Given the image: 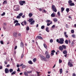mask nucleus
I'll list each match as a JSON object with an SVG mask.
<instances>
[{"instance_id": "1", "label": "nucleus", "mask_w": 76, "mask_h": 76, "mask_svg": "<svg viewBox=\"0 0 76 76\" xmlns=\"http://www.w3.org/2000/svg\"><path fill=\"white\" fill-rule=\"evenodd\" d=\"M64 38H61L59 39V40L58 39H56V42H58L59 44H64Z\"/></svg>"}, {"instance_id": "2", "label": "nucleus", "mask_w": 76, "mask_h": 76, "mask_svg": "<svg viewBox=\"0 0 76 76\" xmlns=\"http://www.w3.org/2000/svg\"><path fill=\"white\" fill-rule=\"evenodd\" d=\"M39 56L41 57V58H41V60H43V61H47V58L44 56L42 55H40Z\"/></svg>"}, {"instance_id": "3", "label": "nucleus", "mask_w": 76, "mask_h": 76, "mask_svg": "<svg viewBox=\"0 0 76 76\" xmlns=\"http://www.w3.org/2000/svg\"><path fill=\"white\" fill-rule=\"evenodd\" d=\"M14 10L15 11L19 10V6L18 5H15L14 6Z\"/></svg>"}, {"instance_id": "4", "label": "nucleus", "mask_w": 76, "mask_h": 76, "mask_svg": "<svg viewBox=\"0 0 76 76\" xmlns=\"http://www.w3.org/2000/svg\"><path fill=\"white\" fill-rule=\"evenodd\" d=\"M52 9L53 11L55 12H57V8L54 5H52Z\"/></svg>"}, {"instance_id": "5", "label": "nucleus", "mask_w": 76, "mask_h": 76, "mask_svg": "<svg viewBox=\"0 0 76 76\" xmlns=\"http://www.w3.org/2000/svg\"><path fill=\"white\" fill-rule=\"evenodd\" d=\"M68 66H69V67H72L73 66V64L72 63V62L70 63V61H69L68 63Z\"/></svg>"}, {"instance_id": "6", "label": "nucleus", "mask_w": 76, "mask_h": 76, "mask_svg": "<svg viewBox=\"0 0 76 76\" xmlns=\"http://www.w3.org/2000/svg\"><path fill=\"white\" fill-rule=\"evenodd\" d=\"M25 3V1H20L19 3L21 6H23V4Z\"/></svg>"}, {"instance_id": "7", "label": "nucleus", "mask_w": 76, "mask_h": 76, "mask_svg": "<svg viewBox=\"0 0 76 76\" xmlns=\"http://www.w3.org/2000/svg\"><path fill=\"white\" fill-rule=\"evenodd\" d=\"M23 23L25 25H26V24H27V23L26 22V20H24V21H23L21 22V24L22 25V26H24V24H23Z\"/></svg>"}, {"instance_id": "8", "label": "nucleus", "mask_w": 76, "mask_h": 76, "mask_svg": "<svg viewBox=\"0 0 76 76\" xmlns=\"http://www.w3.org/2000/svg\"><path fill=\"white\" fill-rule=\"evenodd\" d=\"M51 52L50 56H54V53L56 52V51H55V50H53L51 51Z\"/></svg>"}, {"instance_id": "9", "label": "nucleus", "mask_w": 76, "mask_h": 76, "mask_svg": "<svg viewBox=\"0 0 76 76\" xmlns=\"http://www.w3.org/2000/svg\"><path fill=\"white\" fill-rule=\"evenodd\" d=\"M5 73H9V69L6 68L5 69Z\"/></svg>"}, {"instance_id": "10", "label": "nucleus", "mask_w": 76, "mask_h": 76, "mask_svg": "<svg viewBox=\"0 0 76 76\" xmlns=\"http://www.w3.org/2000/svg\"><path fill=\"white\" fill-rule=\"evenodd\" d=\"M20 46L22 48H24V45H23V43L22 42H21L20 43Z\"/></svg>"}, {"instance_id": "11", "label": "nucleus", "mask_w": 76, "mask_h": 76, "mask_svg": "<svg viewBox=\"0 0 76 76\" xmlns=\"http://www.w3.org/2000/svg\"><path fill=\"white\" fill-rule=\"evenodd\" d=\"M18 34V33L17 32H14L13 34V35L14 37H18L17 36V35Z\"/></svg>"}, {"instance_id": "12", "label": "nucleus", "mask_w": 76, "mask_h": 76, "mask_svg": "<svg viewBox=\"0 0 76 76\" xmlns=\"http://www.w3.org/2000/svg\"><path fill=\"white\" fill-rule=\"evenodd\" d=\"M37 37L38 39H43V38L41 37V36H37Z\"/></svg>"}, {"instance_id": "13", "label": "nucleus", "mask_w": 76, "mask_h": 76, "mask_svg": "<svg viewBox=\"0 0 76 76\" xmlns=\"http://www.w3.org/2000/svg\"><path fill=\"white\" fill-rule=\"evenodd\" d=\"M46 58H48V59H49V58H50V55L49 54H47L46 56Z\"/></svg>"}, {"instance_id": "14", "label": "nucleus", "mask_w": 76, "mask_h": 76, "mask_svg": "<svg viewBox=\"0 0 76 76\" xmlns=\"http://www.w3.org/2000/svg\"><path fill=\"white\" fill-rule=\"evenodd\" d=\"M64 35L65 37H66V38H68V35H67V33L66 32H64Z\"/></svg>"}, {"instance_id": "15", "label": "nucleus", "mask_w": 76, "mask_h": 76, "mask_svg": "<svg viewBox=\"0 0 76 76\" xmlns=\"http://www.w3.org/2000/svg\"><path fill=\"white\" fill-rule=\"evenodd\" d=\"M53 21H54V22L56 23V22H57V21H58V20L57 19V18H54L53 19Z\"/></svg>"}, {"instance_id": "16", "label": "nucleus", "mask_w": 76, "mask_h": 76, "mask_svg": "<svg viewBox=\"0 0 76 76\" xmlns=\"http://www.w3.org/2000/svg\"><path fill=\"white\" fill-rule=\"evenodd\" d=\"M63 53L64 54H67V50H65L63 52Z\"/></svg>"}, {"instance_id": "17", "label": "nucleus", "mask_w": 76, "mask_h": 76, "mask_svg": "<svg viewBox=\"0 0 76 76\" xmlns=\"http://www.w3.org/2000/svg\"><path fill=\"white\" fill-rule=\"evenodd\" d=\"M7 1H4V0L3 4H7Z\"/></svg>"}, {"instance_id": "18", "label": "nucleus", "mask_w": 76, "mask_h": 76, "mask_svg": "<svg viewBox=\"0 0 76 76\" xmlns=\"http://www.w3.org/2000/svg\"><path fill=\"white\" fill-rule=\"evenodd\" d=\"M34 23H35V20H33V21H31V22H30V24L31 25H34Z\"/></svg>"}, {"instance_id": "19", "label": "nucleus", "mask_w": 76, "mask_h": 76, "mask_svg": "<svg viewBox=\"0 0 76 76\" xmlns=\"http://www.w3.org/2000/svg\"><path fill=\"white\" fill-rule=\"evenodd\" d=\"M59 48L60 50L61 51H63V48L61 46H60Z\"/></svg>"}, {"instance_id": "20", "label": "nucleus", "mask_w": 76, "mask_h": 76, "mask_svg": "<svg viewBox=\"0 0 76 76\" xmlns=\"http://www.w3.org/2000/svg\"><path fill=\"white\" fill-rule=\"evenodd\" d=\"M60 74H61L63 73V69H59Z\"/></svg>"}, {"instance_id": "21", "label": "nucleus", "mask_w": 76, "mask_h": 76, "mask_svg": "<svg viewBox=\"0 0 76 76\" xmlns=\"http://www.w3.org/2000/svg\"><path fill=\"white\" fill-rule=\"evenodd\" d=\"M64 7H61V13H63V11H64Z\"/></svg>"}, {"instance_id": "22", "label": "nucleus", "mask_w": 76, "mask_h": 76, "mask_svg": "<svg viewBox=\"0 0 76 76\" xmlns=\"http://www.w3.org/2000/svg\"><path fill=\"white\" fill-rule=\"evenodd\" d=\"M75 4L74 3H72L71 4H69V6H75Z\"/></svg>"}, {"instance_id": "23", "label": "nucleus", "mask_w": 76, "mask_h": 76, "mask_svg": "<svg viewBox=\"0 0 76 76\" xmlns=\"http://www.w3.org/2000/svg\"><path fill=\"white\" fill-rule=\"evenodd\" d=\"M32 15H33V14H32V13H29V14L28 16H29V18H31V17H32Z\"/></svg>"}, {"instance_id": "24", "label": "nucleus", "mask_w": 76, "mask_h": 76, "mask_svg": "<svg viewBox=\"0 0 76 76\" xmlns=\"http://www.w3.org/2000/svg\"><path fill=\"white\" fill-rule=\"evenodd\" d=\"M33 18H30L29 19L28 21L29 22H32L33 21Z\"/></svg>"}, {"instance_id": "25", "label": "nucleus", "mask_w": 76, "mask_h": 76, "mask_svg": "<svg viewBox=\"0 0 76 76\" xmlns=\"http://www.w3.org/2000/svg\"><path fill=\"white\" fill-rule=\"evenodd\" d=\"M28 63L29 64H33V63L32 62V61L31 60L28 61Z\"/></svg>"}, {"instance_id": "26", "label": "nucleus", "mask_w": 76, "mask_h": 76, "mask_svg": "<svg viewBox=\"0 0 76 76\" xmlns=\"http://www.w3.org/2000/svg\"><path fill=\"white\" fill-rule=\"evenodd\" d=\"M46 31L48 32H50V31H49V30H48V27H47L46 28Z\"/></svg>"}, {"instance_id": "27", "label": "nucleus", "mask_w": 76, "mask_h": 76, "mask_svg": "<svg viewBox=\"0 0 76 76\" xmlns=\"http://www.w3.org/2000/svg\"><path fill=\"white\" fill-rule=\"evenodd\" d=\"M69 10H70V9L69 8H66V11L67 13H69Z\"/></svg>"}, {"instance_id": "28", "label": "nucleus", "mask_w": 76, "mask_h": 76, "mask_svg": "<svg viewBox=\"0 0 76 76\" xmlns=\"http://www.w3.org/2000/svg\"><path fill=\"white\" fill-rule=\"evenodd\" d=\"M33 61L34 63H35L36 61H37V58H34L33 59Z\"/></svg>"}, {"instance_id": "29", "label": "nucleus", "mask_w": 76, "mask_h": 76, "mask_svg": "<svg viewBox=\"0 0 76 76\" xmlns=\"http://www.w3.org/2000/svg\"><path fill=\"white\" fill-rule=\"evenodd\" d=\"M43 45L45 48H46V49H47V45H46V44H45L44 43L43 44Z\"/></svg>"}, {"instance_id": "30", "label": "nucleus", "mask_w": 76, "mask_h": 76, "mask_svg": "<svg viewBox=\"0 0 76 76\" xmlns=\"http://www.w3.org/2000/svg\"><path fill=\"white\" fill-rule=\"evenodd\" d=\"M19 22V21H18L17 20H15L14 21V24H15V23H18Z\"/></svg>"}, {"instance_id": "31", "label": "nucleus", "mask_w": 76, "mask_h": 76, "mask_svg": "<svg viewBox=\"0 0 76 76\" xmlns=\"http://www.w3.org/2000/svg\"><path fill=\"white\" fill-rule=\"evenodd\" d=\"M20 23H16L15 25V26H20Z\"/></svg>"}, {"instance_id": "32", "label": "nucleus", "mask_w": 76, "mask_h": 76, "mask_svg": "<svg viewBox=\"0 0 76 76\" xmlns=\"http://www.w3.org/2000/svg\"><path fill=\"white\" fill-rule=\"evenodd\" d=\"M68 3L69 4H71L72 3V1L71 0H69L68 1Z\"/></svg>"}, {"instance_id": "33", "label": "nucleus", "mask_w": 76, "mask_h": 76, "mask_svg": "<svg viewBox=\"0 0 76 76\" xmlns=\"http://www.w3.org/2000/svg\"><path fill=\"white\" fill-rule=\"evenodd\" d=\"M51 17H55V14L54 13H53L51 14Z\"/></svg>"}, {"instance_id": "34", "label": "nucleus", "mask_w": 76, "mask_h": 76, "mask_svg": "<svg viewBox=\"0 0 76 76\" xmlns=\"http://www.w3.org/2000/svg\"><path fill=\"white\" fill-rule=\"evenodd\" d=\"M62 47L64 48V49H66V45H62Z\"/></svg>"}, {"instance_id": "35", "label": "nucleus", "mask_w": 76, "mask_h": 76, "mask_svg": "<svg viewBox=\"0 0 76 76\" xmlns=\"http://www.w3.org/2000/svg\"><path fill=\"white\" fill-rule=\"evenodd\" d=\"M16 72L15 71H14V72H13L12 73H11V75H15V74H16Z\"/></svg>"}, {"instance_id": "36", "label": "nucleus", "mask_w": 76, "mask_h": 76, "mask_svg": "<svg viewBox=\"0 0 76 76\" xmlns=\"http://www.w3.org/2000/svg\"><path fill=\"white\" fill-rule=\"evenodd\" d=\"M13 69H9V72L10 73H12L13 72Z\"/></svg>"}, {"instance_id": "37", "label": "nucleus", "mask_w": 76, "mask_h": 76, "mask_svg": "<svg viewBox=\"0 0 76 76\" xmlns=\"http://www.w3.org/2000/svg\"><path fill=\"white\" fill-rule=\"evenodd\" d=\"M65 44H68V43H69V42H68V40H66L65 41Z\"/></svg>"}, {"instance_id": "38", "label": "nucleus", "mask_w": 76, "mask_h": 76, "mask_svg": "<svg viewBox=\"0 0 76 76\" xmlns=\"http://www.w3.org/2000/svg\"><path fill=\"white\" fill-rule=\"evenodd\" d=\"M24 74L25 75H26V76H28V73L26 72H24Z\"/></svg>"}, {"instance_id": "39", "label": "nucleus", "mask_w": 76, "mask_h": 76, "mask_svg": "<svg viewBox=\"0 0 76 76\" xmlns=\"http://www.w3.org/2000/svg\"><path fill=\"white\" fill-rule=\"evenodd\" d=\"M18 37H21V36H22V34H21L20 33H19L18 34Z\"/></svg>"}, {"instance_id": "40", "label": "nucleus", "mask_w": 76, "mask_h": 76, "mask_svg": "<svg viewBox=\"0 0 76 76\" xmlns=\"http://www.w3.org/2000/svg\"><path fill=\"white\" fill-rule=\"evenodd\" d=\"M74 44H75V42H74V41H73L71 43V45H72V46H73V45H74Z\"/></svg>"}, {"instance_id": "41", "label": "nucleus", "mask_w": 76, "mask_h": 76, "mask_svg": "<svg viewBox=\"0 0 76 76\" xmlns=\"http://www.w3.org/2000/svg\"><path fill=\"white\" fill-rule=\"evenodd\" d=\"M72 37L74 38H75V37H76V36H75V34H72Z\"/></svg>"}, {"instance_id": "42", "label": "nucleus", "mask_w": 76, "mask_h": 76, "mask_svg": "<svg viewBox=\"0 0 76 76\" xmlns=\"http://www.w3.org/2000/svg\"><path fill=\"white\" fill-rule=\"evenodd\" d=\"M45 28V26H42L41 27V29H44Z\"/></svg>"}, {"instance_id": "43", "label": "nucleus", "mask_w": 76, "mask_h": 76, "mask_svg": "<svg viewBox=\"0 0 76 76\" xmlns=\"http://www.w3.org/2000/svg\"><path fill=\"white\" fill-rule=\"evenodd\" d=\"M23 15V13H21L19 14V15L20 16H20H22Z\"/></svg>"}, {"instance_id": "44", "label": "nucleus", "mask_w": 76, "mask_h": 76, "mask_svg": "<svg viewBox=\"0 0 76 76\" xmlns=\"http://www.w3.org/2000/svg\"><path fill=\"white\" fill-rule=\"evenodd\" d=\"M16 53V51L15 50L14 52L12 54L13 55H15Z\"/></svg>"}, {"instance_id": "45", "label": "nucleus", "mask_w": 76, "mask_h": 76, "mask_svg": "<svg viewBox=\"0 0 76 76\" xmlns=\"http://www.w3.org/2000/svg\"><path fill=\"white\" fill-rule=\"evenodd\" d=\"M26 29L27 31H29V26H28L27 27Z\"/></svg>"}, {"instance_id": "46", "label": "nucleus", "mask_w": 76, "mask_h": 76, "mask_svg": "<svg viewBox=\"0 0 76 76\" xmlns=\"http://www.w3.org/2000/svg\"><path fill=\"white\" fill-rule=\"evenodd\" d=\"M5 13L4 12L3 14H1V16H4L5 15Z\"/></svg>"}, {"instance_id": "47", "label": "nucleus", "mask_w": 76, "mask_h": 76, "mask_svg": "<svg viewBox=\"0 0 76 76\" xmlns=\"http://www.w3.org/2000/svg\"><path fill=\"white\" fill-rule=\"evenodd\" d=\"M50 42L51 43H52V42H53V39H51L50 40Z\"/></svg>"}, {"instance_id": "48", "label": "nucleus", "mask_w": 76, "mask_h": 76, "mask_svg": "<svg viewBox=\"0 0 76 76\" xmlns=\"http://www.w3.org/2000/svg\"><path fill=\"white\" fill-rule=\"evenodd\" d=\"M71 34H73L74 32H75V31H74V30H71Z\"/></svg>"}, {"instance_id": "49", "label": "nucleus", "mask_w": 76, "mask_h": 76, "mask_svg": "<svg viewBox=\"0 0 76 76\" xmlns=\"http://www.w3.org/2000/svg\"><path fill=\"white\" fill-rule=\"evenodd\" d=\"M16 18L17 19H20V17L19 15H18L17 16Z\"/></svg>"}, {"instance_id": "50", "label": "nucleus", "mask_w": 76, "mask_h": 76, "mask_svg": "<svg viewBox=\"0 0 76 76\" xmlns=\"http://www.w3.org/2000/svg\"><path fill=\"white\" fill-rule=\"evenodd\" d=\"M58 16H60V12H58Z\"/></svg>"}, {"instance_id": "51", "label": "nucleus", "mask_w": 76, "mask_h": 76, "mask_svg": "<svg viewBox=\"0 0 76 76\" xmlns=\"http://www.w3.org/2000/svg\"><path fill=\"white\" fill-rule=\"evenodd\" d=\"M62 63V60L61 59H59V63Z\"/></svg>"}, {"instance_id": "52", "label": "nucleus", "mask_w": 76, "mask_h": 76, "mask_svg": "<svg viewBox=\"0 0 76 76\" xmlns=\"http://www.w3.org/2000/svg\"><path fill=\"white\" fill-rule=\"evenodd\" d=\"M46 22L48 23H50V20H47V21H46Z\"/></svg>"}, {"instance_id": "53", "label": "nucleus", "mask_w": 76, "mask_h": 76, "mask_svg": "<svg viewBox=\"0 0 76 76\" xmlns=\"http://www.w3.org/2000/svg\"><path fill=\"white\" fill-rule=\"evenodd\" d=\"M32 72V71H27V73H31Z\"/></svg>"}, {"instance_id": "54", "label": "nucleus", "mask_w": 76, "mask_h": 76, "mask_svg": "<svg viewBox=\"0 0 76 76\" xmlns=\"http://www.w3.org/2000/svg\"><path fill=\"white\" fill-rule=\"evenodd\" d=\"M0 43H1V44H4L3 42L2 41H0Z\"/></svg>"}, {"instance_id": "55", "label": "nucleus", "mask_w": 76, "mask_h": 76, "mask_svg": "<svg viewBox=\"0 0 76 76\" xmlns=\"http://www.w3.org/2000/svg\"><path fill=\"white\" fill-rule=\"evenodd\" d=\"M48 51H46L45 53V54L46 55H47V54H48Z\"/></svg>"}, {"instance_id": "56", "label": "nucleus", "mask_w": 76, "mask_h": 76, "mask_svg": "<svg viewBox=\"0 0 76 76\" xmlns=\"http://www.w3.org/2000/svg\"><path fill=\"white\" fill-rule=\"evenodd\" d=\"M38 10L40 12L42 11V9H41V8H39Z\"/></svg>"}, {"instance_id": "57", "label": "nucleus", "mask_w": 76, "mask_h": 76, "mask_svg": "<svg viewBox=\"0 0 76 76\" xmlns=\"http://www.w3.org/2000/svg\"><path fill=\"white\" fill-rule=\"evenodd\" d=\"M26 67V66L25 65H23L22 66V68H25Z\"/></svg>"}, {"instance_id": "58", "label": "nucleus", "mask_w": 76, "mask_h": 76, "mask_svg": "<svg viewBox=\"0 0 76 76\" xmlns=\"http://www.w3.org/2000/svg\"><path fill=\"white\" fill-rule=\"evenodd\" d=\"M42 13H46V10H44Z\"/></svg>"}, {"instance_id": "59", "label": "nucleus", "mask_w": 76, "mask_h": 76, "mask_svg": "<svg viewBox=\"0 0 76 76\" xmlns=\"http://www.w3.org/2000/svg\"><path fill=\"white\" fill-rule=\"evenodd\" d=\"M17 72H20V69H19V68H18V69L17 70Z\"/></svg>"}, {"instance_id": "60", "label": "nucleus", "mask_w": 76, "mask_h": 76, "mask_svg": "<svg viewBox=\"0 0 76 76\" xmlns=\"http://www.w3.org/2000/svg\"><path fill=\"white\" fill-rule=\"evenodd\" d=\"M3 69V67L1 66H0V69Z\"/></svg>"}, {"instance_id": "61", "label": "nucleus", "mask_w": 76, "mask_h": 76, "mask_svg": "<svg viewBox=\"0 0 76 76\" xmlns=\"http://www.w3.org/2000/svg\"><path fill=\"white\" fill-rule=\"evenodd\" d=\"M72 76H76V75L75 73H73Z\"/></svg>"}, {"instance_id": "62", "label": "nucleus", "mask_w": 76, "mask_h": 76, "mask_svg": "<svg viewBox=\"0 0 76 76\" xmlns=\"http://www.w3.org/2000/svg\"><path fill=\"white\" fill-rule=\"evenodd\" d=\"M7 67H10V65H9V64H8V65H7Z\"/></svg>"}, {"instance_id": "63", "label": "nucleus", "mask_w": 76, "mask_h": 76, "mask_svg": "<svg viewBox=\"0 0 76 76\" xmlns=\"http://www.w3.org/2000/svg\"><path fill=\"white\" fill-rule=\"evenodd\" d=\"M4 63L5 64H7V62L6 61H4Z\"/></svg>"}, {"instance_id": "64", "label": "nucleus", "mask_w": 76, "mask_h": 76, "mask_svg": "<svg viewBox=\"0 0 76 76\" xmlns=\"http://www.w3.org/2000/svg\"><path fill=\"white\" fill-rule=\"evenodd\" d=\"M55 27V25H53V26H52V28H54Z\"/></svg>"}]
</instances>
